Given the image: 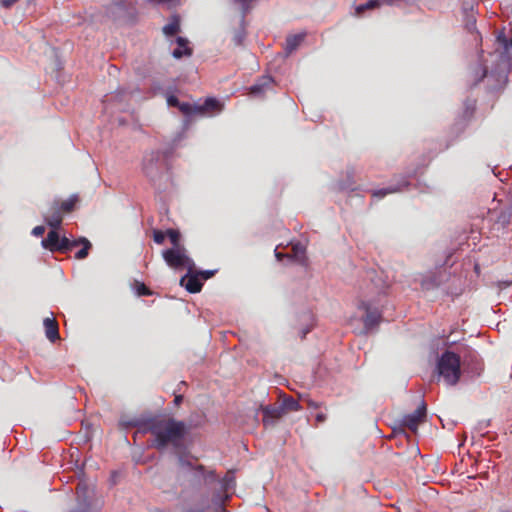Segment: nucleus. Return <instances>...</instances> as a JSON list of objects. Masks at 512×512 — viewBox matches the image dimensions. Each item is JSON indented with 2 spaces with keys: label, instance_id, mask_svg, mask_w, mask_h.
Returning a JSON list of instances; mask_svg holds the SVG:
<instances>
[{
  "label": "nucleus",
  "instance_id": "41",
  "mask_svg": "<svg viewBox=\"0 0 512 512\" xmlns=\"http://www.w3.org/2000/svg\"><path fill=\"white\" fill-rule=\"evenodd\" d=\"M233 40L236 45H240L243 40V34L241 32L236 33Z\"/></svg>",
  "mask_w": 512,
  "mask_h": 512
},
{
  "label": "nucleus",
  "instance_id": "45",
  "mask_svg": "<svg viewBox=\"0 0 512 512\" xmlns=\"http://www.w3.org/2000/svg\"><path fill=\"white\" fill-rule=\"evenodd\" d=\"M310 332V328L304 329L302 331L301 339H304L306 337V334Z\"/></svg>",
  "mask_w": 512,
  "mask_h": 512
},
{
  "label": "nucleus",
  "instance_id": "16",
  "mask_svg": "<svg viewBox=\"0 0 512 512\" xmlns=\"http://www.w3.org/2000/svg\"><path fill=\"white\" fill-rule=\"evenodd\" d=\"M80 245V241L76 240H70L67 237L63 236L59 238V245L56 249H58L57 252H67L71 250L73 247H76Z\"/></svg>",
  "mask_w": 512,
  "mask_h": 512
},
{
  "label": "nucleus",
  "instance_id": "42",
  "mask_svg": "<svg viewBox=\"0 0 512 512\" xmlns=\"http://www.w3.org/2000/svg\"><path fill=\"white\" fill-rule=\"evenodd\" d=\"M480 72L481 73H480V77H479L478 81H480V80H482L483 78L486 77V75H487V68L481 66L480 67Z\"/></svg>",
  "mask_w": 512,
  "mask_h": 512
},
{
  "label": "nucleus",
  "instance_id": "20",
  "mask_svg": "<svg viewBox=\"0 0 512 512\" xmlns=\"http://www.w3.org/2000/svg\"><path fill=\"white\" fill-rule=\"evenodd\" d=\"M77 241H80V244L83 245V248L80 249L76 254V259L82 260L85 259L88 256L89 249L91 248V243L87 238L81 237L77 239Z\"/></svg>",
  "mask_w": 512,
  "mask_h": 512
},
{
  "label": "nucleus",
  "instance_id": "13",
  "mask_svg": "<svg viewBox=\"0 0 512 512\" xmlns=\"http://www.w3.org/2000/svg\"><path fill=\"white\" fill-rule=\"evenodd\" d=\"M464 364L471 365L472 372L477 375H479L480 372L483 370V365L479 358V355L474 351L469 352V354L465 356Z\"/></svg>",
  "mask_w": 512,
  "mask_h": 512
},
{
  "label": "nucleus",
  "instance_id": "39",
  "mask_svg": "<svg viewBox=\"0 0 512 512\" xmlns=\"http://www.w3.org/2000/svg\"><path fill=\"white\" fill-rule=\"evenodd\" d=\"M18 0H0V5L4 8H10L13 6Z\"/></svg>",
  "mask_w": 512,
  "mask_h": 512
},
{
  "label": "nucleus",
  "instance_id": "23",
  "mask_svg": "<svg viewBox=\"0 0 512 512\" xmlns=\"http://www.w3.org/2000/svg\"><path fill=\"white\" fill-rule=\"evenodd\" d=\"M284 408L285 411H299L301 410V406L298 403L297 400H295L292 397H288L283 401V404L281 405Z\"/></svg>",
  "mask_w": 512,
  "mask_h": 512
},
{
  "label": "nucleus",
  "instance_id": "8",
  "mask_svg": "<svg viewBox=\"0 0 512 512\" xmlns=\"http://www.w3.org/2000/svg\"><path fill=\"white\" fill-rule=\"evenodd\" d=\"M180 285L184 286L190 293H198L201 291L203 283L198 274H191L188 271V274L181 278Z\"/></svg>",
  "mask_w": 512,
  "mask_h": 512
},
{
  "label": "nucleus",
  "instance_id": "9",
  "mask_svg": "<svg viewBox=\"0 0 512 512\" xmlns=\"http://www.w3.org/2000/svg\"><path fill=\"white\" fill-rule=\"evenodd\" d=\"M223 108V105L216 98L209 97L207 98L203 104H198V115H205L208 113H216L220 112Z\"/></svg>",
  "mask_w": 512,
  "mask_h": 512
},
{
  "label": "nucleus",
  "instance_id": "22",
  "mask_svg": "<svg viewBox=\"0 0 512 512\" xmlns=\"http://www.w3.org/2000/svg\"><path fill=\"white\" fill-rule=\"evenodd\" d=\"M512 213L509 210H501L497 216L496 224L502 228L507 227L510 224Z\"/></svg>",
  "mask_w": 512,
  "mask_h": 512
},
{
  "label": "nucleus",
  "instance_id": "34",
  "mask_svg": "<svg viewBox=\"0 0 512 512\" xmlns=\"http://www.w3.org/2000/svg\"><path fill=\"white\" fill-rule=\"evenodd\" d=\"M305 402H306L307 407L309 409L317 410V409L322 407V403L316 402V401H314L312 399H306Z\"/></svg>",
  "mask_w": 512,
  "mask_h": 512
},
{
  "label": "nucleus",
  "instance_id": "15",
  "mask_svg": "<svg viewBox=\"0 0 512 512\" xmlns=\"http://www.w3.org/2000/svg\"><path fill=\"white\" fill-rule=\"evenodd\" d=\"M304 37L305 34H295L288 36L285 42L286 54H291L294 50H296L299 47V45L303 42Z\"/></svg>",
  "mask_w": 512,
  "mask_h": 512
},
{
  "label": "nucleus",
  "instance_id": "38",
  "mask_svg": "<svg viewBox=\"0 0 512 512\" xmlns=\"http://www.w3.org/2000/svg\"><path fill=\"white\" fill-rule=\"evenodd\" d=\"M197 274H198V276L200 275L202 277V279L207 280L214 275V271L205 270V271H200Z\"/></svg>",
  "mask_w": 512,
  "mask_h": 512
},
{
  "label": "nucleus",
  "instance_id": "11",
  "mask_svg": "<svg viewBox=\"0 0 512 512\" xmlns=\"http://www.w3.org/2000/svg\"><path fill=\"white\" fill-rule=\"evenodd\" d=\"M59 234L57 232V229L50 230L47 234V237L42 240L41 244L43 248L51 251V252H57L58 249H56L59 245Z\"/></svg>",
  "mask_w": 512,
  "mask_h": 512
},
{
  "label": "nucleus",
  "instance_id": "43",
  "mask_svg": "<svg viewBox=\"0 0 512 512\" xmlns=\"http://www.w3.org/2000/svg\"><path fill=\"white\" fill-rule=\"evenodd\" d=\"M183 401V396L182 395H175V398H174V403L175 405H180Z\"/></svg>",
  "mask_w": 512,
  "mask_h": 512
},
{
  "label": "nucleus",
  "instance_id": "21",
  "mask_svg": "<svg viewBox=\"0 0 512 512\" xmlns=\"http://www.w3.org/2000/svg\"><path fill=\"white\" fill-rule=\"evenodd\" d=\"M167 237L169 238L172 247L171 248H180L184 247V245L181 244V234L178 230L175 229H168L167 230Z\"/></svg>",
  "mask_w": 512,
  "mask_h": 512
},
{
  "label": "nucleus",
  "instance_id": "2",
  "mask_svg": "<svg viewBox=\"0 0 512 512\" xmlns=\"http://www.w3.org/2000/svg\"><path fill=\"white\" fill-rule=\"evenodd\" d=\"M437 372L449 386H455L461 377V358L452 351H445L437 362Z\"/></svg>",
  "mask_w": 512,
  "mask_h": 512
},
{
  "label": "nucleus",
  "instance_id": "33",
  "mask_svg": "<svg viewBox=\"0 0 512 512\" xmlns=\"http://www.w3.org/2000/svg\"><path fill=\"white\" fill-rule=\"evenodd\" d=\"M466 28L470 32H474L476 30V19L473 15L468 16L466 21Z\"/></svg>",
  "mask_w": 512,
  "mask_h": 512
},
{
  "label": "nucleus",
  "instance_id": "14",
  "mask_svg": "<svg viewBox=\"0 0 512 512\" xmlns=\"http://www.w3.org/2000/svg\"><path fill=\"white\" fill-rule=\"evenodd\" d=\"M272 84V78L269 76L262 77L257 83L250 87V94L252 95H260L263 94L267 88H269Z\"/></svg>",
  "mask_w": 512,
  "mask_h": 512
},
{
  "label": "nucleus",
  "instance_id": "17",
  "mask_svg": "<svg viewBox=\"0 0 512 512\" xmlns=\"http://www.w3.org/2000/svg\"><path fill=\"white\" fill-rule=\"evenodd\" d=\"M79 198L77 195H71L67 200L60 201L61 211L65 215L74 210Z\"/></svg>",
  "mask_w": 512,
  "mask_h": 512
},
{
  "label": "nucleus",
  "instance_id": "29",
  "mask_svg": "<svg viewBox=\"0 0 512 512\" xmlns=\"http://www.w3.org/2000/svg\"><path fill=\"white\" fill-rule=\"evenodd\" d=\"M86 492H87V487L85 485H81V484L77 485V488H76L77 499L79 502H83L87 506L88 504L86 502V496H85Z\"/></svg>",
  "mask_w": 512,
  "mask_h": 512
},
{
  "label": "nucleus",
  "instance_id": "36",
  "mask_svg": "<svg viewBox=\"0 0 512 512\" xmlns=\"http://www.w3.org/2000/svg\"><path fill=\"white\" fill-rule=\"evenodd\" d=\"M45 233V227L42 225L36 226L32 229V235L35 237H41Z\"/></svg>",
  "mask_w": 512,
  "mask_h": 512
},
{
  "label": "nucleus",
  "instance_id": "5",
  "mask_svg": "<svg viewBox=\"0 0 512 512\" xmlns=\"http://www.w3.org/2000/svg\"><path fill=\"white\" fill-rule=\"evenodd\" d=\"M63 216L60 200L55 199L50 203L47 211L43 214V219L49 227L58 229L62 224Z\"/></svg>",
  "mask_w": 512,
  "mask_h": 512
},
{
  "label": "nucleus",
  "instance_id": "7",
  "mask_svg": "<svg viewBox=\"0 0 512 512\" xmlns=\"http://www.w3.org/2000/svg\"><path fill=\"white\" fill-rule=\"evenodd\" d=\"M178 465L183 472H192L197 480L206 478L204 466L200 464H194L184 455H180L178 457Z\"/></svg>",
  "mask_w": 512,
  "mask_h": 512
},
{
  "label": "nucleus",
  "instance_id": "25",
  "mask_svg": "<svg viewBox=\"0 0 512 512\" xmlns=\"http://www.w3.org/2000/svg\"><path fill=\"white\" fill-rule=\"evenodd\" d=\"M400 191L399 187H389V188H383L373 191L372 195L374 197L383 198L388 194L395 193Z\"/></svg>",
  "mask_w": 512,
  "mask_h": 512
},
{
  "label": "nucleus",
  "instance_id": "28",
  "mask_svg": "<svg viewBox=\"0 0 512 512\" xmlns=\"http://www.w3.org/2000/svg\"><path fill=\"white\" fill-rule=\"evenodd\" d=\"M235 485V477L231 472H228L223 478V487L227 491Z\"/></svg>",
  "mask_w": 512,
  "mask_h": 512
},
{
  "label": "nucleus",
  "instance_id": "3",
  "mask_svg": "<svg viewBox=\"0 0 512 512\" xmlns=\"http://www.w3.org/2000/svg\"><path fill=\"white\" fill-rule=\"evenodd\" d=\"M162 257L166 264L173 269L187 268L188 271L191 272L194 267V262L188 256L185 247H176L163 250Z\"/></svg>",
  "mask_w": 512,
  "mask_h": 512
},
{
  "label": "nucleus",
  "instance_id": "27",
  "mask_svg": "<svg viewBox=\"0 0 512 512\" xmlns=\"http://www.w3.org/2000/svg\"><path fill=\"white\" fill-rule=\"evenodd\" d=\"M191 54H192V49L189 47H185L184 49H183V47H178V48L174 49V51L172 53L173 57L176 59H180L183 56H190Z\"/></svg>",
  "mask_w": 512,
  "mask_h": 512
},
{
  "label": "nucleus",
  "instance_id": "46",
  "mask_svg": "<svg viewBox=\"0 0 512 512\" xmlns=\"http://www.w3.org/2000/svg\"><path fill=\"white\" fill-rule=\"evenodd\" d=\"M276 257H277L278 259H280V258L282 257V254H281V253H276Z\"/></svg>",
  "mask_w": 512,
  "mask_h": 512
},
{
  "label": "nucleus",
  "instance_id": "18",
  "mask_svg": "<svg viewBox=\"0 0 512 512\" xmlns=\"http://www.w3.org/2000/svg\"><path fill=\"white\" fill-rule=\"evenodd\" d=\"M498 43L503 48V54L508 58L512 59V40L507 39L504 33H501L497 37Z\"/></svg>",
  "mask_w": 512,
  "mask_h": 512
},
{
  "label": "nucleus",
  "instance_id": "12",
  "mask_svg": "<svg viewBox=\"0 0 512 512\" xmlns=\"http://www.w3.org/2000/svg\"><path fill=\"white\" fill-rule=\"evenodd\" d=\"M284 415V408L282 406L268 405L263 408V422L267 423L269 420H276Z\"/></svg>",
  "mask_w": 512,
  "mask_h": 512
},
{
  "label": "nucleus",
  "instance_id": "32",
  "mask_svg": "<svg viewBox=\"0 0 512 512\" xmlns=\"http://www.w3.org/2000/svg\"><path fill=\"white\" fill-rule=\"evenodd\" d=\"M137 293L140 296H149L152 294L151 290L143 283L137 285Z\"/></svg>",
  "mask_w": 512,
  "mask_h": 512
},
{
  "label": "nucleus",
  "instance_id": "31",
  "mask_svg": "<svg viewBox=\"0 0 512 512\" xmlns=\"http://www.w3.org/2000/svg\"><path fill=\"white\" fill-rule=\"evenodd\" d=\"M153 160H154L153 155L151 156V159L144 160L143 170L146 173V175H148V176L152 175V173H153Z\"/></svg>",
  "mask_w": 512,
  "mask_h": 512
},
{
  "label": "nucleus",
  "instance_id": "37",
  "mask_svg": "<svg viewBox=\"0 0 512 512\" xmlns=\"http://www.w3.org/2000/svg\"><path fill=\"white\" fill-rule=\"evenodd\" d=\"M316 425L324 423L327 420V415L324 412H317L315 415Z\"/></svg>",
  "mask_w": 512,
  "mask_h": 512
},
{
  "label": "nucleus",
  "instance_id": "30",
  "mask_svg": "<svg viewBox=\"0 0 512 512\" xmlns=\"http://www.w3.org/2000/svg\"><path fill=\"white\" fill-rule=\"evenodd\" d=\"M166 237H167V230L166 231H162V230H158V229L153 230V240L155 243L163 244Z\"/></svg>",
  "mask_w": 512,
  "mask_h": 512
},
{
  "label": "nucleus",
  "instance_id": "26",
  "mask_svg": "<svg viewBox=\"0 0 512 512\" xmlns=\"http://www.w3.org/2000/svg\"><path fill=\"white\" fill-rule=\"evenodd\" d=\"M379 6H380V1L379 0H369L365 4L359 5L356 8V12L358 14H360V13H362L363 11H365L367 9H374V8L379 7Z\"/></svg>",
  "mask_w": 512,
  "mask_h": 512
},
{
  "label": "nucleus",
  "instance_id": "6",
  "mask_svg": "<svg viewBox=\"0 0 512 512\" xmlns=\"http://www.w3.org/2000/svg\"><path fill=\"white\" fill-rule=\"evenodd\" d=\"M358 309L365 312L362 321L366 331H369L379 325L381 321V313L377 308H371L370 304L366 301H361Z\"/></svg>",
  "mask_w": 512,
  "mask_h": 512
},
{
  "label": "nucleus",
  "instance_id": "24",
  "mask_svg": "<svg viewBox=\"0 0 512 512\" xmlns=\"http://www.w3.org/2000/svg\"><path fill=\"white\" fill-rule=\"evenodd\" d=\"M180 30V24L178 20H174L163 27V32L167 36H174Z\"/></svg>",
  "mask_w": 512,
  "mask_h": 512
},
{
  "label": "nucleus",
  "instance_id": "10",
  "mask_svg": "<svg viewBox=\"0 0 512 512\" xmlns=\"http://www.w3.org/2000/svg\"><path fill=\"white\" fill-rule=\"evenodd\" d=\"M43 324L45 328V335L51 342H55L60 338L58 323L54 318H45Z\"/></svg>",
  "mask_w": 512,
  "mask_h": 512
},
{
  "label": "nucleus",
  "instance_id": "35",
  "mask_svg": "<svg viewBox=\"0 0 512 512\" xmlns=\"http://www.w3.org/2000/svg\"><path fill=\"white\" fill-rule=\"evenodd\" d=\"M167 103H168L169 106L177 107V108L180 105L179 99L176 96H174V95H169L167 97Z\"/></svg>",
  "mask_w": 512,
  "mask_h": 512
},
{
  "label": "nucleus",
  "instance_id": "1",
  "mask_svg": "<svg viewBox=\"0 0 512 512\" xmlns=\"http://www.w3.org/2000/svg\"><path fill=\"white\" fill-rule=\"evenodd\" d=\"M139 431L150 433L153 436L151 445L162 450L168 446L179 448L188 433V427L185 422L173 417L155 416L143 422Z\"/></svg>",
  "mask_w": 512,
  "mask_h": 512
},
{
  "label": "nucleus",
  "instance_id": "19",
  "mask_svg": "<svg viewBox=\"0 0 512 512\" xmlns=\"http://www.w3.org/2000/svg\"><path fill=\"white\" fill-rule=\"evenodd\" d=\"M198 104L195 103H189V102H180V105L178 106V109L184 114L185 116H192V115H198Z\"/></svg>",
  "mask_w": 512,
  "mask_h": 512
},
{
  "label": "nucleus",
  "instance_id": "4",
  "mask_svg": "<svg viewBox=\"0 0 512 512\" xmlns=\"http://www.w3.org/2000/svg\"><path fill=\"white\" fill-rule=\"evenodd\" d=\"M427 406L424 401H421L417 409L401 419V425L416 433L420 424L426 421Z\"/></svg>",
  "mask_w": 512,
  "mask_h": 512
},
{
  "label": "nucleus",
  "instance_id": "40",
  "mask_svg": "<svg viewBox=\"0 0 512 512\" xmlns=\"http://www.w3.org/2000/svg\"><path fill=\"white\" fill-rule=\"evenodd\" d=\"M177 44H178V47H183V49L185 47H188L187 44H188V41L183 38V37H178L177 40H176Z\"/></svg>",
  "mask_w": 512,
  "mask_h": 512
},
{
  "label": "nucleus",
  "instance_id": "44",
  "mask_svg": "<svg viewBox=\"0 0 512 512\" xmlns=\"http://www.w3.org/2000/svg\"><path fill=\"white\" fill-rule=\"evenodd\" d=\"M310 332V328L304 329L302 331L301 339H304L306 337V334Z\"/></svg>",
  "mask_w": 512,
  "mask_h": 512
}]
</instances>
